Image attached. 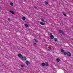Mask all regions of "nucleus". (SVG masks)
Returning <instances> with one entry per match:
<instances>
[{"mask_svg": "<svg viewBox=\"0 0 73 73\" xmlns=\"http://www.w3.org/2000/svg\"><path fill=\"white\" fill-rule=\"evenodd\" d=\"M63 53L64 55H66V54H67V52H66L65 51H64V52Z\"/></svg>", "mask_w": 73, "mask_h": 73, "instance_id": "nucleus-15", "label": "nucleus"}, {"mask_svg": "<svg viewBox=\"0 0 73 73\" xmlns=\"http://www.w3.org/2000/svg\"><path fill=\"white\" fill-rule=\"evenodd\" d=\"M9 12H11V13L12 14H13V15H14V14H15V13L14 12L12 11V10L10 11Z\"/></svg>", "mask_w": 73, "mask_h": 73, "instance_id": "nucleus-6", "label": "nucleus"}, {"mask_svg": "<svg viewBox=\"0 0 73 73\" xmlns=\"http://www.w3.org/2000/svg\"><path fill=\"white\" fill-rule=\"evenodd\" d=\"M8 21H11V19H9V18H8Z\"/></svg>", "mask_w": 73, "mask_h": 73, "instance_id": "nucleus-26", "label": "nucleus"}, {"mask_svg": "<svg viewBox=\"0 0 73 73\" xmlns=\"http://www.w3.org/2000/svg\"><path fill=\"white\" fill-rule=\"evenodd\" d=\"M22 19H23V20H25L26 19V18L25 17H22Z\"/></svg>", "mask_w": 73, "mask_h": 73, "instance_id": "nucleus-14", "label": "nucleus"}, {"mask_svg": "<svg viewBox=\"0 0 73 73\" xmlns=\"http://www.w3.org/2000/svg\"><path fill=\"white\" fill-rule=\"evenodd\" d=\"M56 61L57 62H60V59L59 58H57L56 59Z\"/></svg>", "mask_w": 73, "mask_h": 73, "instance_id": "nucleus-8", "label": "nucleus"}, {"mask_svg": "<svg viewBox=\"0 0 73 73\" xmlns=\"http://www.w3.org/2000/svg\"><path fill=\"white\" fill-rule=\"evenodd\" d=\"M34 40L35 41V42H38V40H37L36 39H34Z\"/></svg>", "mask_w": 73, "mask_h": 73, "instance_id": "nucleus-20", "label": "nucleus"}, {"mask_svg": "<svg viewBox=\"0 0 73 73\" xmlns=\"http://www.w3.org/2000/svg\"><path fill=\"white\" fill-rule=\"evenodd\" d=\"M25 27H26L27 28H28V27H29V26L27 24H25Z\"/></svg>", "mask_w": 73, "mask_h": 73, "instance_id": "nucleus-11", "label": "nucleus"}, {"mask_svg": "<svg viewBox=\"0 0 73 73\" xmlns=\"http://www.w3.org/2000/svg\"><path fill=\"white\" fill-rule=\"evenodd\" d=\"M21 67H23L24 66L23 65H21Z\"/></svg>", "mask_w": 73, "mask_h": 73, "instance_id": "nucleus-24", "label": "nucleus"}, {"mask_svg": "<svg viewBox=\"0 0 73 73\" xmlns=\"http://www.w3.org/2000/svg\"><path fill=\"white\" fill-rule=\"evenodd\" d=\"M60 50L61 52L62 53H63V52H64V50L63 49H61Z\"/></svg>", "mask_w": 73, "mask_h": 73, "instance_id": "nucleus-19", "label": "nucleus"}, {"mask_svg": "<svg viewBox=\"0 0 73 73\" xmlns=\"http://www.w3.org/2000/svg\"><path fill=\"white\" fill-rule=\"evenodd\" d=\"M41 65H42V66H45V63H42L41 64Z\"/></svg>", "mask_w": 73, "mask_h": 73, "instance_id": "nucleus-9", "label": "nucleus"}, {"mask_svg": "<svg viewBox=\"0 0 73 73\" xmlns=\"http://www.w3.org/2000/svg\"><path fill=\"white\" fill-rule=\"evenodd\" d=\"M41 21L42 22H45V21L44 20V19H41Z\"/></svg>", "mask_w": 73, "mask_h": 73, "instance_id": "nucleus-18", "label": "nucleus"}, {"mask_svg": "<svg viewBox=\"0 0 73 73\" xmlns=\"http://www.w3.org/2000/svg\"><path fill=\"white\" fill-rule=\"evenodd\" d=\"M50 38L51 39H53L54 38V36H53L52 35H50Z\"/></svg>", "mask_w": 73, "mask_h": 73, "instance_id": "nucleus-10", "label": "nucleus"}, {"mask_svg": "<svg viewBox=\"0 0 73 73\" xmlns=\"http://www.w3.org/2000/svg\"><path fill=\"white\" fill-rule=\"evenodd\" d=\"M44 45L45 46H48V44H44Z\"/></svg>", "mask_w": 73, "mask_h": 73, "instance_id": "nucleus-25", "label": "nucleus"}, {"mask_svg": "<svg viewBox=\"0 0 73 73\" xmlns=\"http://www.w3.org/2000/svg\"><path fill=\"white\" fill-rule=\"evenodd\" d=\"M67 55L68 56V57H70L71 56V54H70V53L69 52H67Z\"/></svg>", "mask_w": 73, "mask_h": 73, "instance_id": "nucleus-2", "label": "nucleus"}, {"mask_svg": "<svg viewBox=\"0 0 73 73\" xmlns=\"http://www.w3.org/2000/svg\"><path fill=\"white\" fill-rule=\"evenodd\" d=\"M51 36H52V33H50L49 34Z\"/></svg>", "mask_w": 73, "mask_h": 73, "instance_id": "nucleus-27", "label": "nucleus"}, {"mask_svg": "<svg viewBox=\"0 0 73 73\" xmlns=\"http://www.w3.org/2000/svg\"><path fill=\"white\" fill-rule=\"evenodd\" d=\"M54 41H55L56 42V41H57V39L56 38H55L54 39Z\"/></svg>", "mask_w": 73, "mask_h": 73, "instance_id": "nucleus-21", "label": "nucleus"}, {"mask_svg": "<svg viewBox=\"0 0 73 73\" xmlns=\"http://www.w3.org/2000/svg\"><path fill=\"white\" fill-rule=\"evenodd\" d=\"M45 4H46V5H48V2L46 1L45 2Z\"/></svg>", "mask_w": 73, "mask_h": 73, "instance_id": "nucleus-22", "label": "nucleus"}, {"mask_svg": "<svg viewBox=\"0 0 73 73\" xmlns=\"http://www.w3.org/2000/svg\"><path fill=\"white\" fill-rule=\"evenodd\" d=\"M58 31L59 33H62V35H63V36H65V33L64 32H63V31L61 30H59Z\"/></svg>", "mask_w": 73, "mask_h": 73, "instance_id": "nucleus-1", "label": "nucleus"}, {"mask_svg": "<svg viewBox=\"0 0 73 73\" xmlns=\"http://www.w3.org/2000/svg\"><path fill=\"white\" fill-rule=\"evenodd\" d=\"M33 45H34V46H36L37 45V44H36V43H34L33 44Z\"/></svg>", "mask_w": 73, "mask_h": 73, "instance_id": "nucleus-17", "label": "nucleus"}, {"mask_svg": "<svg viewBox=\"0 0 73 73\" xmlns=\"http://www.w3.org/2000/svg\"><path fill=\"white\" fill-rule=\"evenodd\" d=\"M63 15H64V16H66V15L65 14V13L64 12L63 13Z\"/></svg>", "mask_w": 73, "mask_h": 73, "instance_id": "nucleus-16", "label": "nucleus"}, {"mask_svg": "<svg viewBox=\"0 0 73 73\" xmlns=\"http://www.w3.org/2000/svg\"><path fill=\"white\" fill-rule=\"evenodd\" d=\"M52 50V48H49L48 49V50Z\"/></svg>", "mask_w": 73, "mask_h": 73, "instance_id": "nucleus-23", "label": "nucleus"}, {"mask_svg": "<svg viewBox=\"0 0 73 73\" xmlns=\"http://www.w3.org/2000/svg\"><path fill=\"white\" fill-rule=\"evenodd\" d=\"M26 64L27 65H28L30 64V62L28 60H27L26 61Z\"/></svg>", "mask_w": 73, "mask_h": 73, "instance_id": "nucleus-4", "label": "nucleus"}, {"mask_svg": "<svg viewBox=\"0 0 73 73\" xmlns=\"http://www.w3.org/2000/svg\"><path fill=\"white\" fill-rule=\"evenodd\" d=\"M22 60L23 61H25V60H27V58H26V56H22Z\"/></svg>", "mask_w": 73, "mask_h": 73, "instance_id": "nucleus-3", "label": "nucleus"}, {"mask_svg": "<svg viewBox=\"0 0 73 73\" xmlns=\"http://www.w3.org/2000/svg\"><path fill=\"white\" fill-rule=\"evenodd\" d=\"M10 4L11 6H13V3L12 2H11Z\"/></svg>", "mask_w": 73, "mask_h": 73, "instance_id": "nucleus-12", "label": "nucleus"}, {"mask_svg": "<svg viewBox=\"0 0 73 73\" xmlns=\"http://www.w3.org/2000/svg\"><path fill=\"white\" fill-rule=\"evenodd\" d=\"M34 8H35V9H37V7L36 6H34Z\"/></svg>", "mask_w": 73, "mask_h": 73, "instance_id": "nucleus-28", "label": "nucleus"}, {"mask_svg": "<svg viewBox=\"0 0 73 73\" xmlns=\"http://www.w3.org/2000/svg\"><path fill=\"white\" fill-rule=\"evenodd\" d=\"M40 24L42 25H45V23L43 22H40Z\"/></svg>", "mask_w": 73, "mask_h": 73, "instance_id": "nucleus-7", "label": "nucleus"}, {"mask_svg": "<svg viewBox=\"0 0 73 73\" xmlns=\"http://www.w3.org/2000/svg\"><path fill=\"white\" fill-rule=\"evenodd\" d=\"M45 66H49V64H48V62H46L45 64Z\"/></svg>", "mask_w": 73, "mask_h": 73, "instance_id": "nucleus-13", "label": "nucleus"}, {"mask_svg": "<svg viewBox=\"0 0 73 73\" xmlns=\"http://www.w3.org/2000/svg\"><path fill=\"white\" fill-rule=\"evenodd\" d=\"M18 56L20 58H21V57H22V55H21V54H18Z\"/></svg>", "mask_w": 73, "mask_h": 73, "instance_id": "nucleus-5", "label": "nucleus"}]
</instances>
